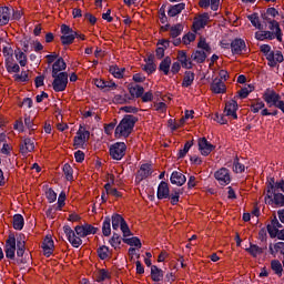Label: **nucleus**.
Masks as SVG:
<instances>
[{
  "instance_id": "1",
  "label": "nucleus",
  "mask_w": 284,
  "mask_h": 284,
  "mask_svg": "<svg viewBox=\"0 0 284 284\" xmlns=\"http://www.w3.org/2000/svg\"><path fill=\"white\" fill-rule=\"evenodd\" d=\"M63 232L72 247H81V245H83V240L81 239H85V236H90V234H97L99 229L92 226L91 224L78 225L75 226L74 233L72 227L65 225L63 226Z\"/></svg>"
},
{
  "instance_id": "2",
  "label": "nucleus",
  "mask_w": 284,
  "mask_h": 284,
  "mask_svg": "<svg viewBox=\"0 0 284 284\" xmlns=\"http://www.w3.org/2000/svg\"><path fill=\"white\" fill-rule=\"evenodd\" d=\"M134 123H136V118L133 115H125L115 128V138L121 139V136H130L132 130H134Z\"/></svg>"
},
{
  "instance_id": "3",
  "label": "nucleus",
  "mask_w": 284,
  "mask_h": 284,
  "mask_svg": "<svg viewBox=\"0 0 284 284\" xmlns=\"http://www.w3.org/2000/svg\"><path fill=\"white\" fill-rule=\"evenodd\" d=\"M265 203L268 205H276L277 207H283L284 205V195L276 192V189L274 187V179H271L267 184Z\"/></svg>"
},
{
  "instance_id": "4",
  "label": "nucleus",
  "mask_w": 284,
  "mask_h": 284,
  "mask_svg": "<svg viewBox=\"0 0 284 284\" xmlns=\"http://www.w3.org/2000/svg\"><path fill=\"white\" fill-rule=\"evenodd\" d=\"M53 82L52 88L54 92H64L68 88V72H60L59 74H52Z\"/></svg>"
},
{
  "instance_id": "5",
  "label": "nucleus",
  "mask_w": 284,
  "mask_h": 284,
  "mask_svg": "<svg viewBox=\"0 0 284 284\" xmlns=\"http://www.w3.org/2000/svg\"><path fill=\"white\" fill-rule=\"evenodd\" d=\"M61 32V41L63 45H70L74 43V39H77V31L72 30V28H70L68 24H62Z\"/></svg>"
},
{
  "instance_id": "6",
  "label": "nucleus",
  "mask_w": 284,
  "mask_h": 284,
  "mask_svg": "<svg viewBox=\"0 0 284 284\" xmlns=\"http://www.w3.org/2000/svg\"><path fill=\"white\" fill-rule=\"evenodd\" d=\"M128 146L124 142H116L110 148V156L114 159V161H121L125 156V151Z\"/></svg>"
},
{
  "instance_id": "7",
  "label": "nucleus",
  "mask_w": 284,
  "mask_h": 284,
  "mask_svg": "<svg viewBox=\"0 0 284 284\" xmlns=\"http://www.w3.org/2000/svg\"><path fill=\"white\" fill-rule=\"evenodd\" d=\"M216 181H219L220 185H230L232 182V178L230 175V170L222 168L214 174Z\"/></svg>"
},
{
  "instance_id": "8",
  "label": "nucleus",
  "mask_w": 284,
  "mask_h": 284,
  "mask_svg": "<svg viewBox=\"0 0 284 284\" xmlns=\"http://www.w3.org/2000/svg\"><path fill=\"white\" fill-rule=\"evenodd\" d=\"M236 110H239V103H236L234 100H230L225 104L224 115L229 116V119L236 120L239 119Z\"/></svg>"
},
{
  "instance_id": "9",
  "label": "nucleus",
  "mask_w": 284,
  "mask_h": 284,
  "mask_svg": "<svg viewBox=\"0 0 284 284\" xmlns=\"http://www.w3.org/2000/svg\"><path fill=\"white\" fill-rule=\"evenodd\" d=\"M199 150L203 156H207L212 153L214 150V145L207 141L205 138L199 139Z\"/></svg>"
},
{
  "instance_id": "10",
  "label": "nucleus",
  "mask_w": 284,
  "mask_h": 284,
  "mask_svg": "<svg viewBox=\"0 0 284 284\" xmlns=\"http://www.w3.org/2000/svg\"><path fill=\"white\" fill-rule=\"evenodd\" d=\"M90 139V132L85 129H79L77 132V136L74 138L75 148H81L85 145V141Z\"/></svg>"
},
{
  "instance_id": "11",
  "label": "nucleus",
  "mask_w": 284,
  "mask_h": 284,
  "mask_svg": "<svg viewBox=\"0 0 284 284\" xmlns=\"http://www.w3.org/2000/svg\"><path fill=\"white\" fill-rule=\"evenodd\" d=\"M17 252V239L10 236L6 243V256L7 258L14 260V253Z\"/></svg>"
},
{
  "instance_id": "12",
  "label": "nucleus",
  "mask_w": 284,
  "mask_h": 284,
  "mask_svg": "<svg viewBox=\"0 0 284 284\" xmlns=\"http://www.w3.org/2000/svg\"><path fill=\"white\" fill-rule=\"evenodd\" d=\"M13 12L14 9L10 7H0V26H8Z\"/></svg>"
},
{
  "instance_id": "13",
  "label": "nucleus",
  "mask_w": 284,
  "mask_h": 284,
  "mask_svg": "<svg viewBox=\"0 0 284 284\" xmlns=\"http://www.w3.org/2000/svg\"><path fill=\"white\" fill-rule=\"evenodd\" d=\"M151 175H152V165L142 164L140 170L138 171L135 181H138V183H141L143 179H148V176H151Z\"/></svg>"
},
{
  "instance_id": "14",
  "label": "nucleus",
  "mask_w": 284,
  "mask_h": 284,
  "mask_svg": "<svg viewBox=\"0 0 284 284\" xmlns=\"http://www.w3.org/2000/svg\"><path fill=\"white\" fill-rule=\"evenodd\" d=\"M266 60L268 61V65L271 68H276L278 63H283L284 61L283 53L281 51H273V53L268 54Z\"/></svg>"
},
{
  "instance_id": "15",
  "label": "nucleus",
  "mask_w": 284,
  "mask_h": 284,
  "mask_svg": "<svg viewBox=\"0 0 284 284\" xmlns=\"http://www.w3.org/2000/svg\"><path fill=\"white\" fill-rule=\"evenodd\" d=\"M281 227H283V225L281 224V222H278V220L276 217H274L271 221V223L267 225V232L270 234V237L276 239V235L281 231Z\"/></svg>"
},
{
  "instance_id": "16",
  "label": "nucleus",
  "mask_w": 284,
  "mask_h": 284,
  "mask_svg": "<svg viewBox=\"0 0 284 284\" xmlns=\"http://www.w3.org/2000/svg\"><path fill=\"white\" fill-rule=\"evenodd\" d=\"M21 154H30V152H34V140L30 138H24L20 144Z\"/></svg>"
},
{
  "instance_id": "17",
  "label": "nucleus",
  "mask_w": 284,
  "mask_h": 284,
  "mask_svg": "<svg viewBox=\"0 0 284 284\" xmlns=\"http://www.w3.org/2000/svg\"><path fill=\"white\" fill-rule=\"evenodd\" d=\"M178 61L181 63L182 68H185V70H192V67L194 65L192 60L187 58V53L185 51L178 52Z\"/></svg>"
},
{
  "instance_id": "18",
  "label": "nucleus",
  "mask_w": 284,
  "mask_h": 284,
  "mask_svg": "<svg viewBox=\"0 0 284 284\" xmlns=\"http://www.w3.org/2000/svg\"><path fill=\"white\" fill-rule=\"evenodd\" d=\"M42 250L44 256H52V253L54 252V241L51 236L47 235L42 243Z\"/></svg>"
},
{
  "instance_id": "19",
  "label": "nucleus",
  "mask_w": 284,
  "mask_h": 284,
  "mask_svg": "<svg viewBox=\"0 0 284 284\" xmlns=\"http://www.w3.org/2000/svg\"><path fill=\"white\" fill-rule=\"evenodd\" d=\"M268 29L273 34H275V38L277 41L283 42V31L281 30V26L278 24V21L272 20L268 22Z\"/></svg>"
},
{
  "instance_id": "20",
  "label": "nucleus",
  "mask_w": 284,
  "mask_h": 284,
  "mask_svg": "<svg viewBox=\"0 0 284 284\" xmlns=\"http://www.w3.org/2000/svg\"><path fill=\"white\" fill-rule=\"evenodd\" d=\"M207 21H210V14L207 13H203L195 18L193 22L194 30H201V28H205V26H207Z\"/></svg>"
},
{
  "instance_id": "21",
  "label": "nucleus",
  "mask_w": 284,
  "mask_h": 284,
  "mask_svg": "<svg viewBox=\"0 0 284 284\" xmlns=\"http://www.w3.org/2000/svg\"><path fill=\"white\" fill-rule=\"evenodd\" d=\"M93 82L100 90H114L116 88V83L103 79H94Z\"/></svg>"
},
{
  "instance_id": "22",
  "label": "nucleus",
  "mask_w": 284,
  "mask_h": 284,
  "mask_svg": "<svg viewBox=\"0 0 284 284\" xmlns=\"http://www.w3.org/2000/svg\"><path fill=\"white\" fill-rule=\"evenodd\" d=\"M211 90L215 94H224V92L226 91L225 82H223V80L221 79L213 80L211 84Z\"/></svg>"
},
{
  "instance_id": "23",
  "label": "nucleus",
  "mask_w": 284,
  "mask_h": 284,
  "mask_svg": "<svg viewBox=\"0 0 284 284\" xmlns=\"http://www.w3.org/2000/svg\"><path fill=\"white\" fill-rule=\"evenodd\" d=\"M185 181H187V179L183 175V173L179 171H174L171 174V183L173 185H178V186L185 185Z\"/></svg>"
},
{
  "instance_id": "24",
  "label": "nucleus",
  "mask_w": 284,
  "mask_h": 284,
  "mask_svg": "<svg viewBox=\"0 0 284 284\" xmlns=\"http://www.w3.org/2000/svg\"><path fill=\"white\" fill-rule=\"evenodd\" d=\"M158 199H170V186L168 182H161L158 186Z\"/></svg>"
},
{
  "instance_id": "25",
  "label": "nucleus",
  "mask_w": 284,
  "mask_h": 284,
  "mask_svg": "<svg viewBox=\"0 0 284 284\" xmlns=\"http://www.w3.org/2000/svg\"><path fill=\"white\" fill-rule=\"evenodd\" d=\"M231 50H232L233 54H241L243 52V50H245V41L242 39H235L231 43Z\"/></svg>"
},
{
  "instance_id": "26",
  "label": "nucleus",
  "mask_w": 284,
  "mask_h": 284,
  "mask_svg": "<svg viewBox=\"0 0 284 284\" xmlns=\"http://www.w3.org/2000/svg\"><path fill=\"white\" fill-rule=\"evenodd\" d=\"M65 68H68L65 60H63V58H59L52 65V74H61Z\"/></svg>"
},
{
  "instance_id": "27",
  "label": "nucleus",
  "mask_w": 284,
  "mask_h": 284,
  "mask_svg": "<svg viewBox=\"0 0 284 284\" xmlns=\"http://www.w3.org/2000/svg\"><path fill=\"white\" fill-rule=\"evenodd\" d=\"M200 8H210L214 11L219 10V6H221V0H200Z\"/></svg>"
},
{
  "instance_id": "28",
  "label": "nucleus",
  "mask_w": 284,
  "mask_h": 284,
  "mask_svg": "<svg viewBox=\"0 0 284 284\" xmlns=\"http://www.w3.org/2000/svg\"><path fill=\"white\" fill-rule=\"evenodd\" d=\"M255 39H257V41H265V39L272 41L273 39H276V36L272 31H257L255 32Z\"/></svg>"
},
{
  "instance_id": "29",
  "label": "nucleus",
  "mask_w": 284,
  "mask_h": 284,
  "mask_svg": "<svg viewBox=\"0 0 284 284\" xmlns=\"http://www.w3.org/2000/svg\"><path fill=\"white\" fill-rule=\"evenodd\" d=\"M172 65V59L170 57H166L165 59H163L159 65V70L160 72H163V74H165V77H168V74H170V67Z\"/></svg>"
},
{
  "instance_id": "30",
  "label": "nucleus",
  "mask_w": 284,
  "mask_h": 284,
  "mask_svg": "<svg viewBox=\"0 0 284 284\" xmlns=\"http://www.w3.org/2000/svg\"><path fill=\"white\" fill-rule=\"evenodd\" d=\"M183 10H185V3H178L169 8L168 14L170 17H176V14H181Z\"/></svg>"
},
{
  "instance_id": "31",
  "label": "nucleus",
  "mask_w": 284,
  "mask_h": 284,
  "mask_svg": "<svg viewBox=\"0 0 284 284\" xmlns=\"http://www.w3.org/2000/svg\"><path fill=\"white\" fill-rule=\"evenodd\" d=\"M129 92L131 97H134L135 99H140V97H143V92H145V89L143 87L135 84L129 87Z\"/></svg>"
},
{
  "instance_id": "32",
  "label": "nucleus",
  "mask_w": 284,
  "mask_h": 284,
  "mask_svg": "<svg viewBox=\"0 0 284 284\" xmlns=\"http://www.w3.org/2000/svg\"><path fill=\"white\" fill-rule=\"evenodd\" d=\"M151 278L155 283H159V281L163 280V271L155 265L151 266Z\"/></svg>"
},
{
  "instance_id": "33",
  "label": "nucleus",
  "mask_w": 284,
  "mask_h": 284,
  "mask_svg": "<svg viewBox=\"0 0 284 284\" xmlns=\"http://www.w3.org/2000/svg\"><path fill=\"white\" fill-rule=\"evenodd\" d=\"M14 54L21 68H26V65H28V55H26L24 52L21 51L20 49L16 50Z\"/></svg>"
},
{
  "instance_id": "34",
  "label": "nucleus",
  "mask_w": 284,
  "mask_h": 284,
  "mask_svg": "<svg viewBox=\"0 0 284 284\" xmlns=\"http://www.w3.org/2000/svg\"><path fill=\"white\" fill-rule=\"evenodd\" d=\"M194 83V72L192 71H186L184 73V79L182 82V87L183 88H190V85H192Z\"/></svg>"
},
{
  "instance_id": "35",
  "label": "nucleus",
  "mask_w": 284,
  "mask_h": 284,
  "mask_svg": "<svg viewBox=\"0 0 284 284\" xmlns=\"http://www.w3.org/2000/svg\"><path fill=\"white\" fill-rule=\"evenodd\" d=\"M112 221V227L113 230H119L123 223H125V220L123 219V216L119 215V214H113L111 217Z\"/></svg>"
},
{
  "instance_id": "36",
  "label": "nucleus",
  "mask_w": 284,
  "mask_h": 284,
  "mask_svg": "<svg viewBox=\"0 0 284 284\" xmlns=\"http://www.w3.org/2000/svg\"><path fill=\"white\" fill-rule=\"evenodd\" d=\"M191 59L195 61L196 63H203L205 59H207V54H205V51H195L192 53Z\"/></svg>"
},
{
  "instance_id": "37",
  "label": "nucleus",
  "mask_w": 284,
  "mask_h": 284,
  "mask_svg": "<svg viewBox=\"0 0 284 284\" xmlns=\"http://www.w3.org/2000/svg\"><path fill=\"white\" fill-rule=\"evenodd\" d=\"M271 270H273L277 276H283V264H281L277 260H273L271 262Z\"/></svg>"
},
{
  "instance_id": "38",
  "label": "nucleus",
  "mask_w": 284,
  "mask_h": 284,
  "mask_svg": "<svg viewBox=\"0 0 284 284\" xmlns=\"http://www.w3.org/2000/svg\"><path fill=\"white\" fill-rule=\"evenodd\" d=\"M102 234H103V236H110V234H112L110 217H105L104 221H103Z\"/></svg>"
},
{
  "instance_id": "39",
  "label": "nucleus",
  "mask_w": 284,
  "mask_h": 284,
  "mask_svg": "<svg viewBox=\"0 0 284 284\" xmlns=\"http://www.w3.org/2000/svg\"><path fill=\"white\" fill-rule=\"evenodd\" d=\"M181 32H183V24L181 23L170 28V37H172V39H176V37H180Z\"/></svg>"
},
{
  "instance_id": "40",
  "label": "nucleus",
  "mask_w": 284,
  "mask_h": 284,
  "mask_svg": "<svg viewBox=\"0 0 284 284\" xmlns=\"http://www.w3.org/2000/svg\"><path fill=\"white\" fill-rule=\"evenodd\" d=\"M23 225H24L23 215L16 214L13 216V227L16 230H23Z\"/></svg>"
},
{
  "instance_id": "41",
  "label": "nucleus",
  "mask_w": 284,
  "mask_h": 284,
  "mask_svg": "<svg viewBox=\"0 0 284 284\" xmlns=\"http://www.w3.org/2000/svg\"><path fill=\"white\" fill-rule=\"evenodd\" d=\"M251 92H254V85L248 84L247 87H244L239 91V97L241 99H247Z\"/></svg>"
},
{
  "instance_id": "42",
  "label": "nucleus",
  "mask_w": 284,
  "mask_h": 284,
  "mask_svg": "<svg viewBox=\"0 0 284 284\" xmlns=\"http://www.w3.org/2000/svg\"><path fill=\"white\" fill-rule=\"evenodd\" d=\"M263 108H265V102L257 100L251 104V112H253V114H257V112H261Z\"/></svg>"
},
{
  "instance_id": "43",
  "label": "nucleus",
  "mask_w": 284,
  "mask_h": 284,
  "mask_svg": "<svg viewBox=\"0 0 284 284\" xmlns=\"http://www.w3.org/2000/svg\"><path fill=\"white\" fill-rule=\"evenodd\" d=\"M246 252L248 254L253 255L254 257L260 256V254H263V248H261L256 244H251L248 248H246Z\"/></svg>"
},
{
  "instance_id": "44",
  "label": "nucleus",
  "mask_w": 284,
  "mask_h": 284,
  "mask_svg": "<svg viewBox=\"0 0 284 284\" xmlns=\"http://www.w3.org/2000/svg\"><path fill=\"white\" fill-rule=\"evenodd\" d=\"M98 256L102 261H105V258H108V256H110V248L105 245L100 246L98 248Z\"/></svg>"
},
{
  "instance_id": "45",
  "label": "nucleus",
  "mask_w": 284,
  "mask_h": 284,
  "mask_svg": "<svg viewBox=\"0 0 284 284\" xmlns=\"http://www.w3.org/2000/svg\"><path fill=\"white\" fill-rule=\"evenodd\" d=\"M248 20L251 21L252 26L257 30H262L263 26L261 24V19H258V14L253 13L248 16Z\"/></svg>"
},
{
  "instance_id": "46",
  "label": "nucleus",
  "mask_w": 284,
  "mask_h": 284,
  "mask_svg": "<svg viewBox=\"0 0 284 284\" xmlns=\"http://www.w3.org/2000/svg\"><path fill=\"white\" fill-rule=\"evenodd\" d=\"M20 45H21L23 52H29L30 45H32V40L30 39V37H23L20 40Z\"/></svg>"
},
{
  "instance_id": "47",
  "label": "nucleus",
  "mask_w": 284,
  "mask_h": 284,
  "mask_svg": "<svg viewBox=\"0 0 284 284\" xmlns=\"http://www.w3.org/2000/svg\"><path fill=\"white\" fill-rule=\"evenodd\" d=\"M123 242L126 243V245H131V247L141 248V240H139V237L124 239Z\"/></svg>"
},
{
  "instance_id": "48",
  "label": "nucleus",
  "mask_w": 284,
  "mask_h": 284,
  "mask_svg": "<svg viewBox=\"0 0 284 284\" xmlns=\"http://www.w3.org/2000/svg\"><path fill=\"white\" fill-rule=\"evenodd\" d=\"M110 72L115 79H123V72H125V69H119V67H110Z\"/></svg>"
},
{
  "instance_id": "49",
  "label": "nucleus",
  "mask_w": 284,
  "mask_h": 284,
  "mask_svg": "<svg viewBox=\"0 0 284 284\" xmlns=\"http://www.w3.org/2000/svg\"><path fill=\"white\" fill-rule=\"evenodd\" d=\"M192 145H193L192 141H187L184 144V148L179 151L178 159H183L185 156V154H187V152H190V148H192Z\"/></svg>"
},
{
  "instance_id": "50",
  "label": "nucleus",
  "mask_w": 284,
  "mask_h": 284,
  "mask_svg": "<svg viewBox=\"0 0 284 284\" xmlns=\"http://www.w3.org/2000/svg\"><path fill=\"white\" fill-rule=\"evenodd\" d=\"M144 72H148V74H152V72L156 71V64L152 61V59L149 58V61L143 67Z\"/></svg>"
},
{
  "instance_id": "51",
  "label": "nucleus",
  "mask_w": 284,
  "mask_h": 284,
  "mask_svg": "<svg viewBox=\"0 0 284 284\" xmlns=\"http://www.w3.org/2000/svg\"><path fill=\"white\" fill-rule=\"evenodd\" d=\"M233 172H236V174H241L245 172V165L241 164L237 158L234 160V163H233Z\"/></svg>"
},
{
  "instance_id": "52",
  "label": "nucleus",
  "mask_w": 284,
  "mask_h": 284,
  "mask_svg": "<svg viewBox=\"0 0 284 284\" xmlns=\"http://www.w3.org/2000/svg\"><path fill=\"white\" fill-rule=\"evenodd\" d=\"M24 125L30 132H34V130H37V124H34V122L30 119V115L24 116Z\"/></svg>"
},
{
  "instance_id": "53",
  "label": "nucleus",
  "mask_w": 284,
  "mask_h": 284,
  "mask_svg": "<svg viewBox=\"0 0 284 284\" xmlns=\"http://www.w3.org/2000/svg\"><path fill=\"white\" fill-rule=\"evenodd\" d=\"M108 278H110V272L103 268L98 272L97 280L99 283H101V281H108Z\"/></svg>"
},
{
  "instance_id": "54",
  "label": "nucleus",
  "mask_w": 284,
  "mask_h": 284,
  "mask_svg": "<svg viewBox=\"0 0 284 284\" xmlns=\"http://www.w3.org/2000/svg\"><path fill=\"white\" fill-rule=\"evenodd\" d=\"M21 70V68L19 67V64L17 63H12L10 60L7 61V71L10 73H17Z\"/></svg>"
},
{
  "instance_id": "55",
  "label": "nucleus",
  "mask_w": 284,
  "mask_h": 284,
  "mask_svg": "<svg viewBox=\"0 0 284 284\" xmlns=\"http://www.w3.org/2000/svg\"><path fill=\"white\" fill-rule=\"evenodd\" d=\"M104 189H105L106 194H111V196H115L116 199H119L121 196V193L118 192L116 189H112V186H110V184H105Z\"/></svg>"
},
{
  "instance_id": "56",
  "label": "nucleus",
  "mask_w": 284,
  "mask_h": 284,
  "mask_svg": "<svg viewBox=\"0 0 284 284\" xmlns=\"http://www.w3.org/2000/svg\"><path fill=\"white\" fill-rule=\"evenodd\" d=\"M63 172H64L67 181H72V179H73V176H72V166H70V164H64L63 165Z\"/></svg>"
},
{
  "instance_id": "57",
  "label": "nucleus",
  "mask_w": 284,
  "mask_h": 284,
  "mask_svg": "<svg viewBox=\"0 0 284 284\" xmlns=\"http://www.w3.org/2000/svg\"><path fill=\"white\" fill-rule=\"evenodd\" d=\"M154 110L161 114H165L168 111V105L164 102H159L154 104Z\"/></svg>"
},
{
  "instance_id": "58",
  "label": "nucleus",
  "mask_w": 284,
  "mask_h": 284,
  "mask_svg": "<svg viewBox=\"0 0 284 284\" xmlns=\"http://www.w3.org/2000/svg\"><path fill=\"white\" fill-rule=\"evenodd\" d=\"M196 40V36L194 33H187L183 37L182 41L184 45H190L192 41Z\"/></svg>"
},
{
  "instance_id": "59",
  "label": "nucleus",
  "mask_w": 284,
  "mask_h": 284,
  "mask_svg": "<svg viewBox=\"0 0 284 284\" xmlns=\"http://www.w3.org/2000/svg\"><path fill=\"white\" fill-rule=\"evenodd\" d=\"M120 229L124 239H128V236H132V231H130V226H128L126 222H124L122 226H120Z\"/></svg>"
},
{
  "instance_id": "60",
  "label": "nucleus",
  "mask_w": 284,
  "mask_h": 284,
  "mask_svg": "<svg viewBox=\"0 0 284 284\" xmlns=\"http://www.w3.org/2000/svg\"><path fill=\"white\" fill-rule=\"evenodd\" d=\"M45 196H47L49 203H54V201H57V193L52 189H49L45 192Z\"/></svg>"
},
{
  "instance_id": "61",
  "label": "nucleus",
  "mask_w": 284,
  "mask_h": 284,
  "mask_svg": "<svg viewBox=\"0 0 284 284\" xmlns=\"http://www.w3.org/2000/svg\"><path fill=\"white\" fill-rule=\"evenodd\" d=\"M181 194H182L181 190H178V191H174V192L170 195L172 205H176V204H178Z\"/></svg>"
},
{
  "instance_id": "62",
  "label": "nucleus",
  "mask_w": 284,
  "mask_h": 284,
  "mask_svg": "<svg viewBox=\"0 0 284 284\" xmlns=\"http://www.w3.org/2000/svg\"><path fill=\"white\" fill-rule=\"evenodd\" d=\"M261 52H263V54H265L266 59L270 57V54H272L274 51H272V47H270V44H262L260 47Z\"/></svg>"
},
{
  "instance_id": "63",
  "label": "nucleus",
  "mask_w": 284,
  "mask_h": 284,
  "mask_svg": "<svg viewBox=\"0 0 284 284\" xmlns=\"http://www.w3.org/2000/svg\"><path fill=\"white\" fill-rule=\"evenodd\" d=\"M141 99L143 101V103H150V101H152L154 99V93H152V91H149L146 93H142Z\"/></svg>"
},
{
  "instance_id": "64",
  "label": "nucleus",
  "mask_w": 284,
  "mask_h": 284,
  "mask_svg": "<svg viewBox=\"0 0 284 284\" xmlns=\"http://www.w3.org/2000/svg\"><path fill=\"white\" fill-rule=\"evenodd\" d=\"M110 243L112 245V247H114L116 250V247H119V245H121V237L116 234H114L112 236V239L110 240Z\"/></svg>"
}]
</instances>
